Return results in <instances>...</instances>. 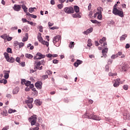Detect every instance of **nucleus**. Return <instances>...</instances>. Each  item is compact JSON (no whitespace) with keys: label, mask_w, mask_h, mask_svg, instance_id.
Returning a JSON list of instances; mask_svg holds the SVG:
<instances>
[{"label":"nucleus","mask_w":130,"mask_h":130,"mask_svg":"<svg viewBox=\"0 0 130 130\" xmlns=\"http://www.w3.org/2000/svg\"><path fill=\"white\" fill-rule=\"evenodd\" d=\"M116 7H117V4H115V5L113 7V14L115 15V16H119V17H120L121 18H123V11H122V9H120L119 10L117 9Z\"/></svg>","instance_id":"obj_1"},{"label":"nucleus","mask_w":130,"mask_h":130,"mask_svg":"<svg viewBox=\"0 0 130 130\" xmlns=\"http://www.w3.org/2000/svg\"><path fill=\"white\" fill-rule=\"evenodd\" d=\"M38 117L37 115H34L28 118V121L30 122L31 125H35V123H36V121H37Z\"/></svg>","instance_id":"obj_2"},{"label":"nucleus","mask_w":130,"mask_h":130,"mask_svg":"<svg viewBox=\"0 0 130 130\" xmlns=\"http://www.w3.org/2000/svg\"><path fill=\"white\" fill-rule=\"evenodd\" d=\"M86 118H88L89 119H93V120H101V118H100L99 116L94 115L93 114L87 115Z\"/></svg>","instance_id":"obj_3"},{"label":"nucleus","mask_w":130,"mask_h":130,"mask_svg":"<svg viewBox=\"0 0 130 130\" xmlns=\"http://www.w3.org/2000/svg\"><path fill=\"white\" fill-rule=\"evenodd\" d=\"M40 66H41V63H40V61L38 60L35 62V67L34 69L36 72L37 71V70H39V71H41L42 70L43 67H40Z\"/></svg>","instance_id":"obj_4"},{"label":"nucleus","mask_w":130,"mask_h":130,"mask_svg":"<svg viewBox=\"0 0 130 130\" xmlns=\"http://www.w3.org/2000/svg\"><path fill=\"white\" fill-rule=\"evenodd\" d=\"M64 12L66 13V14H74V13H75V10H74V8L70 6L66 7L64 9Z\"/></svg>","instance_id":"obj_5"},{"label":"nucleus","mask_w":130,"mask_h":130,"mask_svg":"<svg viewBox=\"0 0 130 130\" xmlns=\"http://www.w3.org/2000/svg\"><path fill=\"white\" fill-rule=\"evenodd\" d=\"M60 38H61V37L60 36H59V35L56 36L53 38V42L54 43V45H55V46H56L57 47H58V46H59V45H55V43H56V42H58Z\"/></svg>","instance_id":"obj_6"},{"label":"nucleus","mask_w":130,"mask_h":130,"mask_svg":"<svg viewBox=\"0 0 130 130\" xmlns=\"http://www.w3.org/2000/svg\"><path fill=\"white\" fill-rule=\"evenodd\" d=\"M35 86L37 89L40 90L42 88V82L41 81H38L35 83Z\"/></svg>","instance_id":"obj_7"},{"label":"nucleus","mask_w":130,"mask_h":130,"mask_svg":"<svg viewBox=\"0 0 130 130\" xmlns=\"http://www.w3.org/2000/svg\"><path fill=\"white\" fill-rule=\"evenodd\" d=\"M121 69H122V71L123 72H126L127 71V69H128V65L126 64L125 63H123L121 66Z\"/></svg>","instance_id":"obj_8"},{"label":"nucleus","mask_w":130,"mask_h":130,"mask_svg":"<svg viewBox=\"0 0 130 130\" xmlns=\"http://www.w3.org/2000/svg\"><path fill=\"white\" fill-rule=\"evenodd\" d=\"M13 9L16 12H19V11H21V5H14Z\"/></svg>","instance_id":"obj_9"},{"label":"nucleus","mask_w":130,"mask_h":130,"mask_svg":"<svg viewBox=\"0 0 130 130\" xmlns=\"http://www.w3.org/2000/svg\"><path fill=\"white\" fill-rule=\"evenodd\" d=\"M19 91H20V88H19V87H16L13 89L12 93L14 95H16V94L19 93Z\"/></svg>","instance_id":"obj_10"},{"label":"nucleus","mask_w":130,"mask_h":130,"mask_svg":"<svg viewBox=\"0 0 130 130\" xmlns=\"http://www.w3.org/2000/svg\"><path fill=\"white\" fill-rule=\"evenodd\" d=\"M73 18H82V13H76L74 14H73Z\"/></svg>","instance_id":"obj_11"},{"label":"nucleus","mask_w":130,"mask_h":130,"mask_svg":"<svg viewBox=\"0 0 130 130\" xmlns=\"http://www.w3.org/2000/svg\"><path fill=\"white\" fill-rule=\"evenodd\" d=\"M123 119L125 120L130 119L129 114L124 113L123 114Z\"/></svg>","instance_id":"obj_12"},{"label":"nucleus","mask_w":130,"mask_h":130,"mask_svg":"<svg viewBox=\"0 0 130 130\" xmlns=\"http://www.w3.org/2000/svg\"><path fill=\"white\" fill-rule=\"evenodd\" d=\"M90 21L91 22L93 23V24H98L99 27H100V26H101V22L98 21V20H91Z\"/></svg>","instance_id":"obj_13"},{"label":"nucleus","mask_w":130,"mask_h":130,"mask_svg":"<svg viewBox=\"0 0 130 130\" xmlns=\"http://www.w3.org/2000/svg\"><path fill=\"white\" fill-rule=\"evenodd\" d=\"M35 56H37L38 57H41L42 58H44L45 57V55H43L40 52H38L36 54Z\"/></svg>","instance_id":"obj_14"},{"label":"nucleus","mask_w":130,"mask_h":130,"mask_svg":"<svg viewBox=\"0 0 130 130\" xmlns=\"http://www.w3.org/2000/svg\"><path fill=\"white\" fill-rule=\"evenodd\" d=\"M26 104H32L33 103V98H29L28 100L25 101Z\"/></svg>","instance_id":"obj_15"},{"label":"nucleus","mask_w":130,"mask_h":130,"mask_svg":"<svg viewBox=\"0 0 130 130\" xmlns=\"http://www.w3.org/2000/svg\"><path fill=\"white\" fill-rule=\"evenodd\" d=\"M74 10L75 12V13H79L80 12V7H79V6L75 5L74 6Z\"/></svg>","instance_id":"obj_16"},{"label":"nucleus","mask_w":130,"mask_h":130,"mask_svg":"<svg viewBox=\"0 0 130 130\" xmlns=\"http://www.w3.org/2000/svg\"><path fill=\"white\" fill-rule=\"evenodd\" d=\"M41 33L39 32L38 35V40H39V42H41L43 40L42 37H41Z\"/></svg>","instance_id":"obj_17"},{"label":"nucleus","mask_w":130,"mask_h":130,"mask_svg":"<svg viewBox=\"0 0 130 130\" xmlns=\"http://www.w3.org/2000/svg\"><path fill=\"white\" fill-rule=\"evenodd\" d=\"M21 7H22V9H23L24 13H27V12H28V8H27V7H26V5H24V4H23L21 6Z\"/></svg>","instance_id":"obj_18"},{"label":"nucleus","mask_w":130,"mask_h":130,"mask_svg":"<svg viewBox=\"0 0 130 130\" xmlns=\"http://www.w3.org/2000/svg\"><path fill=\"white\" fill-rule=\"evenodd\" d=\"M25 56L26 57V58H29V59L33 58V55H32L31 54L26 53L25 54Z\"/></svg>","instance_id":"obj_19"},{"label":"nucleus","mask_w":130,"mask_h":130,"mask_svg":"<svg viewBox=\"0 0 130 130\" xmlns=\"http://www.w3.org/2000/svg\"><path fill=\"white\" fill-rule=\"evenodd\" d=\"M127 37V34H124L121 36V37L120 38V41H122V40H125V38Z\"/></svg>","instance_id":"obj_20"},{"label":"nucleus","mask_w":130,"mask_h":130,"mask_svg":"<svg viewBox=\"0 0 130 130\" xmlns=\"http://www.w3.org/2000/svg\"><path fill=\"white\" fill-rule=\"evenodd\" d=\"M13 46L14 48H19V42L15 41L14 42Z\"/></svg>","instance_id":"obj_21"},{"label":"nucleus","mask_w":130,"mask_h":130,"mask_svg":"<svg viewBox=\"0 0 130 130\" xmlns=\"http://www.w3.org/2000/svg\"><path fill=\"white\" fill-rule=\"evenodd\" d=\"M98 12L99 14H102V12H103V8L101 7H99L97 8Z\"/></svg>","instance_id":"obj_22"},{"label":"nucleus","mask_w":130,"mask_h":130,"mask_svg":"<svg viewBox=\"0 0 130 130\" xmlns=\"http://www.w3.org/2000/svg\"><path fill=\"white\" fill-rule=\"evenodd\" d=\"M7 61H8V62H15V58H14L13 57H11L10 58H8V60H7Z\"/></svg>","instance_id":"obj_23"},{"label":"nucleus","mask_w":130,"mask_h":130,"mask_svg":"<svg viewBox=\"0 0 130 130\" xmlns=\"http://www.w3.org/2000/svg\"><path fill=\"white\" fill-rule=\"evenodd\" d=\"M40 43H42V44H43L44 45H46L47 47H48V46L49 45V42H45V41H44V40L41 41Z\"/></svg>","instance_id":"obj_24"},{"label":"nucleus","mask_w":130,"mask_h":130,"mask_svg":"<svg viewBox=\"0 0 130 130\" xmlns=\"http://www.w3.org/2000/svg\"><path fill=\"white\" fill-rule=\"evenodd\" d=\"M75 46V42H71L70 43L69 47H70V48H74V47Z\"/></svg>","instance_id":"obj_25"},{"label":"nucleus","mask_w":130,"mask_h":130,"mask_svg":"<svg viewBox=\"0 0 130 130\" xmlns=\"http://www.w3.org/2000/svg\"><path fill=\"white\" fill-rule=\"evenodd\" d=\"M28 40V34H25V37H24L22 39V42H25V41H27Z\"/></svg>","instance_id":"obj_26"},{"label":"nucleus","mask_w":130,"mask_h":130,"mask_svg":"<svg viewBox=\"0 0 130 130\" xmlns=\"http://www.w3.org/2000/svg\"><path fill=\"white\" fill-rule=\"evenodd\" d=\"M114 87H115V88H117V87H118V86H119V82L118 81H116L115 80V82L113 84Z\"/></svg>","instance_id":"obj_27"},{"label":"nucleus","mask_w":130,"mask_h":130,"mask_svg":"<svg viewBox=\"0 0 130 130\" xmlns=\"http://www.w3.org/2000/svg\"><path fill=\"white\" fill-rule=\"evenodd\" d=\"M4 55L6 59V60H9V58H10L9 57V53H7V52H5L4 53Z\"/></svg>","instance_id":"obj_28"},{"label":"nucleus","mask_w":130,"mask_h":130,"mask_svg":"<svg viewBox=\"0 0 130 130\" xmlns=\"http://www.w3.org/2000/svg\"><path fill=\"white\" fill-rule=\"evenodd\" d=\"M92 40H91V39H88L87 41V46H88V47H90V46H92Z\"/></svg>","instance_id":"obj_29"},{"label":"nucleus","mask_w":130,"mask_h":130,"mask_svg":"<svg viewBox=\"0 0 130 130\" xmlns=\"http://www.w3.org/2000/svg\"><path fill=\"white\" fill-rule=\"evenodd\" d=\"M25 45V43L23 42L19 43L18 42V47L19 48H22Z\"/></svg>","instance_id":"obj_30"},{"label":"nucleus","mask_w":130,"mask_h":130,"mask_svg":"<svg viewBox=\"0 0 130 130\" xmlns=\"http://www.w3.org/2000/svg\"><path fill=\"white\" fill-rule=\"evenodd\" d=\"M102 53H107L108 52V48H104L102 51Z\"/></svg>","instance_id":"obj_31"},{"label":"nucleus","mask_w":130,"mask_h":130,"mask_svg":"<svg viewBox=\"0 0 130 130\" xmlns=\"http://www.w3.org/2000/svg\"><path fill=\"white\" fill-rule=\"evenodd\" d=\"M0 83L1 84L3 83L4 85H6V84L8 83V81L7 80V79H2L0 80Z\"/></svg>","instance_id":"obj_32"},{"label":"nucleus","mask_w":130,"mask_h":130,"mask_svg":"<svg viewBox=\"0 0 130 130\" xmlns=\"http://www.w3.org/2000/svg\"><path fill=\"white\" fill-rule=\"evenodd\" d=\"M36 104L37 105H39V106H40V105H41V104H42V103H41V102H40V101L38 100H36L35 101Z\"/></svg>","instance_id":"obj_33"},{"label":"nucleus","mask_w":130,"mask_h":130,"mask_svg":"<svg viewBox=\"0 0 130 130\" xmlns=\"http://www.w3.org/2000/svg\"><path fill=\"white\" fill-rule=\"evenodd\" d=\"M30 84H31V81H26L25 82L24 85H25V86H26V87H29V86H30Z\"/></svg>","instance_id":"obj_34"},{"label":"nucleus","mask_w":130,"mask_h":130,"mask_svg":"<svg viewBox=\"0 0 130 130\" xmlns=\"http://www.w3.org/2000/svg\"><path fill=\"white\" fill-rule=\"evenodd\" d=\"M42 58H41V57H37L36 56H35L34 57V59L35 60H40V59H42Z\"/></svg>","instance_id":"obj_35"},{"label":"nucleus","mask_w":130,"mask_h":130,"mask_svg":"<svg viewBox=\"0 0 130 130\" xmlns=\"http://www.w3.org/2000/svg\"><path fill=\"white\" fill-rule=\"evenodd\" d=\"M9 77H10V75H9V73H5V75H4L5 79L7 80Z\"/></svg>","instance_id":"obj_36"},{"label":"nucleus","mask_w":130,"mask_h":130,"mask_svg":"<svg viewBox=\"0 0 130 130\" xmlns=\"http://www.w3.org/2000/svg\"><path fill=\"white\" fill-rule=\"evenodd\" d=\"M58 8H59L60 10H61L62 8H63V4H59L57 5Z\"/></svg>","instance_id":"obj_37"},{"label":"nucleus","mask_w":130,"mask_h":130,"mask_svg":"<svg viewBox=\"0 0 130 130\" xmlns=\"http://www.w3.org/2000/svg\"><path fill=\"white\" fill-rule=\"evenodd\" d=\"M116 75H117L116 73H112L111 72L109 73V77H113V76H116Z\"/></svg>","instance_id":"obj_38"},{"label":"nucleus","mask_w":130,"mask_h":130,"mask_svg":"<svg viewBox=\"0 0 130 130\" xmlns=\"http://www.w3.org/2000/svg\"><path fill=\"white\" fill-rule=\"evenodd\" d=\"M98 19H99V20H102V14H98Z\"/></svg>","instance_id":"obj_39"},{"label":"nucleus","mask_w":130,"mask_h":130,"mask_svg":"<svg viewBox=\"0 0 130 130\" xmlns=\"http://www.w3.org/2000/svg\"><path fill=\"white\" fill-rule=\"evenodd\" d=\"M87 30L88 32V33H92V32H93V28L90 27V28H88V29H87Z\"/></svg>","instance_id":"obj_40"},{"label":"nucleus","mask_w":130,"mask_h":130,"mask_svg":"<svg viewBox=\"0 0 130 130\" xmlns=\"http://www.w3.org/2000/svg\"><path fill=\"white\" fill-rule=\"evenodd\" d=\"M39 31L40 32H43V27L42 26V25H40L39 27Z\"/></svg>","instance_id":"obj_41"},{"label":"nucleus","mask_w":130,"mask_h":130,"mask_svg":"<svg viewBox=\"0 0 130 130\" xmlns=\"http://www.w3.org/2000/svg\"><path fill=\"white\" fill-rule=\"evenodd\" d=\"M7 51L8 53H12V48H8L7 49Z\"/></svg>","instance_id":"obj_42"},{"label":"nucleus","mask_w":130,"mask_h":130,"mask_svg":"<svg viewBox=\"0 0 130 130\" xmlns=\"http://www.w3.org/2000/svg\"><path fill=\"white\" fill-rule=\"evenodd\" d=\"M41 65L42 64V66H45V61L44 59L40 61Z\"/></svg>","instance_id":"obj_43"},{"label":"nucleus","mask_w":130,"mask_h":130,"mask_svg":"<svg viewBox=\"0 0 130 130\" xmlns=\"http://www.w3.org/2000/svg\"><path fill=\"white\" fill-rule=\"evenodd\" d=\"M22 21L23 22V23H28V21L27 20V19L26 18H22Z\"/></svg>","instance_id":"obj_44"},{"label":"nucleus","mask_w":130,"mask_h":130,"mask_svg":"<svg viewBox=\"0 0 130 130\" xmlns=\"http://www.w3.org/2000/svg\"><path fill=\"white\" fill-rule=\"evenodd\" d=\"M6 97L9 99H11V98H12V95L11 94L8 93L6 94Z\"/></svg>","instance_id":"obj_45"},{"label":"nucleus","mask_w":130,"mask_h":130,"mask_svg":"<svg viewBox=\"0 0 130 130\" xmlns=\"http://www.w3.org/2000/svg\"><path fill=\"white\" fill-rule=\"evenodd\" d=\"M47 57H48L49 58H51L52 57V54L49 53L46 55Z\"/></svg>","instance_id":"obj_46"},{"label":"nucleus","mask_w":130,"mask_h":130,"mask_svg":"<svg viewBox=\"0 0 130 130\" xmlns=\"http://www.w3.org/2000/svg\"><path fill=\"white\" fill-rule=\"evenodd\" d=\"M28 11L29 13H32V12H34V10L33 8H30L28 9Z\"/></svg>","instance_id":"obj_47"},{"label":"nucleus","mask_w":130,"mask_h":130,"mask_svg":"<svg viewBox=\"0 0 130 130\" xmlns=\"http://www.w3.org/2000/svg\"><path fill=\"white\" fill-rule=\"evenodd\" d=\"M26 80H25V79H21V84H23L24 83V84H25V83H26Z\"/></svg>","instance_id":"obj_48"},{"label":"nucleus","mask_w":130,"mask_h":130,"mask_svg":"<svg viewBox=\"0 0 130 130\" xmlns=\"http://www.w3.org/2000/svg\"><path fill=\"white\" fill-rule=\"evenodd\" d=\"M111 57L112 59H114L117 57V55H112Z\"/></svg>","instance_id":"obj_49"},{"label":"nucleus","mask_w":130,"mask_h":130,"mask_svg":"<svg viewBox=\"0 0 130 130\" xmlns=\"http://www.w3.org/2000/svg\"><path fill=\"white\" fill-rule=\"evenodd\" d=\"M27 106L30 109H31V108L33 107V105H32V104H27Z\"/></svg>","instance_id":"obj_50"},{"label":"nucleus","mask_w":130,"mask_h":130,"mask_svg":"<svg viewBox=\"0 0 130 130\" xmlns=\"http://www.w3.org/2000/svg\"><path fill=\"white\" fill-rule=\"evenodd\" d=\"M106 72H109V67L108 66V65H106Z\"/></svg>","instance_id":"obj_51"},{"label":"nucleus","mask_w":130,"mask_h":130,"mask_svg":"<svg viewBox=\"0 0 130 130\" xmlns=\"http://www.w3.org/2000/svg\"><path fill=\"white\" fill-rule=\"evenodd\" d=\"M8 113H10V114H11V113H14L13 110L12 109H10L8 110Z\"/></svg>","instance_id":"obj_52"},{"label":"nucleus","mask_w":130,"mask_h":130,"mask_svg":"<svg viewBox=\"0 0 130 130\" xmlns=\"http://www.w3.org/2000/svg\"><path fill=\"white\" fill-rule=\"evenodd\" d=\"M123 89L124 90H127L128 89V86L126 85H124L123 86Z\"/></svg>","instance_id":"obj_53"},{"label":"nucleus","mask_w":130,"mask_h":130,"mask_svg":"<svg viewBox=\"0 0 130 130\" xmlns=\"http://www.w3.org/2000/svg\"><path fill=\"white\" fill-rule=\"evenodd\" d=\"M80 63H77V62H75L74 63V66L76 67V68H78L79 67V65Z\"/></svg>","instance_id":"obj_54"},{"label":"nucleus","mask_w":130,"mask_h":130,"mask_svg":"<svg viewBox=\"0 0 130 130\" xmlns=\"http://www.w3.org/2000/svg\"><path fill=\"white\" fill-rule=\"evenodd\" d=\"M51 30H55L56 29H58V27L57 26H53L50 28Z\"/></svg>","instance_id":"obj_55"},{"label":"nucleus","mask_w":130,"mask_h":130,"mask_svg":"<svg viewBox=\"0 0 130 130\" xmlns=\"http://www.w3.org/2000/svg\"><path fill=\"white\" fill-rule=\"evenodd\" d=\"M20 64L21 65V67H24L26 64H25V62H21Z\"/></svg>","instance_id":"obj_56"},{"label":"nucleus","mask_w":130,"mask_h":130,"mask_svg":"<svg viewBox=\"0 0 130 130\" xmlns=\"http://www.w3.org/2000/svg\"><path fill=\"white\" fill-rule=\"evenodd\" d=\"M8 129H9V126H5L2 129V130H8Z\"/></svg>","instance_id":"obj_57"},{"label":"nucleus","mask_w":130,"mask_h":130,"mask_svg":"<svg viewBox=\"0 0 130 130\" xmlns=\"http://www.w3.org/2000/svg\"><path fill=\"white\" fill-rule=\"evenodd\" d=\"M15 60H16V61H17V62H19V63L20 62V57H17L16 59H15Z\"/></svg>","instance_id":"obj_58"},{"label":"nucleus","mask_w":130,"mask_h":130,"mask_svg":"<svg viewBox=\"0 0 130 130\" xmlns=\"http://www.w3.org/2000/svg\"><path fill=\"white\" fill-rule=\"evenodd\" d=\"M31 18H33V19H36V18H37V16L31 14L30 15Z\"/></svg>","instance_id":"obj_59"},{"label":"nucleus","mask_w":130,"mask_h":130,"mask_svg":"<svg viewBox=\"0 0 130 130\" xmlns=\"http://www.w3.org/2000/svg\"><path fill=\"white\" fill-rule=\"evenodd\" d=\"M53 63H58V60H56V59L53 60Z\"/></svg>","instance_id":"obj_60"},{"label":"nucleus","mask_w":130,"mask_h":130,"mask_svg":"<svg viewBox=\"0 0 130 130\" xmlns=\"http://www.w3.org/2000/svg\"><path fill=\"white\" fill-rule=\"evenodd\" d=\"M47 74H48V75H51L52 74V72L50 70H48L47 71Z\"/></svg>","instance_id":"obj_61"},{"label":"nucleus","mask_w":130,"mask_h":130,"mask_svg":"<svg viewBox=\"0 0 130 130\" xmlns=\"http://www.w3.org/2000/svg\"><path fill=\"white\" fill-rule=\"evenodd\" d=\"M94 44H95V46H99V43L97 41H95Z\"/></svg>","instance_id":"obj_62"},{"label":"nucleus","mask_w":130,"mask_h":130,"mask_svg":"<svg viewBox=\"0 0 130 130\" xmlns=\"http://www.w3.org/2000/svg\"><path fill=\"white\" fill-rule=\"evenodd\" d=\"M50 4L51 5H55V2H54V0H51L50 1Z\"/></svg>","instance_id":"obj_63"},{"label":"nucleus","mask_w":130,"mask_h":130,"mask_svg":"<svg viewBox=\"0 0 130 130\" xmlns=\"http://www.w3.org/2000/svg\"><path fill=\"white\" fill-rule=\"evenodd\" d=\"M130 47V45H129V44H126V46H125V48L126 49H128V48H129Z\"/></svg>","instance_id":"obj_64"}]
</instances>
